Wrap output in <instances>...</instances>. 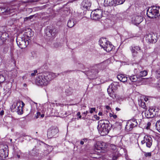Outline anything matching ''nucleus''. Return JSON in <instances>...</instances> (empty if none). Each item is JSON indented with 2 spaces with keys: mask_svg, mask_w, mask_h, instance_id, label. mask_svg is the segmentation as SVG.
Returning <instances> with one entry per match:
<instances>
[{
  "mask_svg": "<svg viewBox=\"0 0 160 160\" xmlns=\"http://www.w3.org/2000/svg\"><path fill=\"white\" fill-rule=\"evenodd\" d=\"M22 107H21V104L20 105V106L19 107H18L17 108V109L15 110H13V112H16L18 113V114H22Z\"/></svg>",
  "mask_w": 160,
  "mask_h": 160,
  "instance_id": "31",
  "label": "nucleus"
},
{
  "mask_svg": "<svg viewBox=\"0 0 160 160\" xmlns=\"http://www.w3.org/2000/svg\"><path fill=\"white\" fill-rule=\"evenodd\" d=\"M33 17V15L30 16L29 17H26L25 18V19H26V20H27L28 19H31V18H32Z\"/></svg>",
  "mask_w": 160,
  "mask_h": 160,
  "instance_id": "46",
  "label": "nucleus"
},
{
  "mask_svg": "<svg viewBox=\"0 0 160 160\" xmlns=\"http://www.w3.org/2000/svg\"><path fill=\"white\" fill-rule=\"evenodd\" d=\"M156 71V75L157 77L160 78V66L158 67Z\"/></svg>",
  "mask_w": 160,
  "mask_h": 160,
  "instance_id": "37",
  "label": "nucleus"
},
{
  "mask_svg": "<svg viewBox=\"0 0 160 160\" xmlns=\"http://www.w3.org/2000/svg\"><path fill=\"white\" fill-rule=\"evenodd\" d=\"M152 109H149L145 111V116L147 118H153L154 116V114L152 112Z\"/></svg>",
  "mask_w": 160,
  "mask_h": 160,
  "instance_id": "19",
  "label": "nucleus"
},
{
  "mask_svg": "<svg viewBox=\"0 0 160 160\" xmlns=\"http://www.w3.org/2000/svg\"><path fill=\"white\" fill-rule=\"evenodd\" d=\"M118 158V156L117 155H115L114 156L112 157L113 160H117Z\"/></svg>",
  "mask_w": 160,
  "mask_h": 160,
  "instance_id": "45",
  "label": "nucleus"
},
{
  "mask_svg": "<svg viewBox=\"0 0 160 160\" xmlns=\"http://www.w3.org/2000/svg\"><path fill=\"white\" fill-rule=\"evenodd\" d=\"M98 124L99 130L102 135L108 134L111 129V125L108 120H100L98 122Z\"/></svg>",
  "mask_w": 160,
  "mask_h": 160,
  "instance_id": "2",
  "label": "nucleus"
},
{
  "mask_svg": "<svg viewBox=\"0 0 160 160\" xmlns=\"http://www.w3.org/2000/svg\"><path fill=\"white\" fill-rule=\"evenodd\" d=\"M144 156L146 157H151L152 156V153L151 152H144Z\"/></svg>",
  "mask_w": 160,
  "mask_h": 160,
  "instance_id": "38",
  "label": "nucleus"
},
{
  "mask_svg": "<svg viewBox=\"0 0 160 160\" xmlns=\"http://www.w3.org/2000/svg\"><path fill=\"white\" fill-rule=\"evenodd\" d=\"M76 23L74 22V20L73 19H72L68 21L67 25L69 28L72 27Z\"/></svg>",
  "mask_w": 160,
  "mask_h": 160,
  "instance_id": "28",
  "label": "nucleus"
},
{
  "mask_svg": "<svg viewBox=\"0 0 160 160\" xmlns=\"http://www.w3.org/2000/svg\"><path fill=\"white\" fill-rule=\"evenodd\" d=\"M80 143L81 145H83L84 143V142L83 141H82L80 142Z\"/></svg>",
  "mask_w": 160,
  "mask_h": 160,
  "instance_id": "58",
  "label": "nucleus"
},
{
  "mask_svg": "<svg viewBox=\"0 0 160 160\" xmlns=\"http://www.w3.org/2000/svg\"><path fill=\"white\" fill-rule=\"evenodd\" d=\"M130 49L132 55L133 57H137L138 52L141 51V48L139 46L134 45H132L130 47Z\"/></svg>",
  "mask_w": 160,
  "mask_h": 160,
  "instance_id": "11",
  "label": "nucleus"
},
{
  "mask_svg": "<svg viewBox=\"0 0 160 160\" xmlns=\"http://www.w3.org/2000/svg\"><path fill=\"white\" fill-rule=\"evenodd\" d=\"M38 72L37 71V70H34L33 72H32L31 74V76L33 77L35 76L36 73H37Z\"/></svg>",
  "mask_w": 160,
  "mask_h": 160,
  "instance_id": "42",
  "label": "nucleus"
},
{
  "mask_svg": "<svg viewBox=\"0 0 160 160\" xmlns=\"http://www.w3.org/2000/svg\"><path fill=\"white\" fill-rule=\"evenodd\" d=\"M147 14L148 17L150 18H154L157 17L151 7L149 8L147 10Z\"/></svg>",
  "mask_w": 160,
  "mask_h": 160,
  "instance_id": "15",
  "label": "nucleus"
},
{
  "mask_svg": "<svg viewBox=\"0 0 160 160\" xmlns=\"http://www.w3.org/2000/svg\"><path fill=\"white\" fill-rule=\"evenodd\" d=\"M106 47L104 50L107 52H109L112 50L113 46L109 42V43H107Z\"/></svg>",
  "mask_w": 160,
  "mask_h": 160,
  "instance_id": "25",
  "label": "nucleus"
},
{
  "mask_svg": "<svg viewBox=\"0 0 160 160\" xmlns=\"http://www.w3.org/2000/svg\"><path fill=\"white\" fill-rule=\"evenodd\" d=\"M32 31L31 29H28L27 30H25L26 32L24 34V35H23L22 36L26 38V37H27V39H28V40H30V38L33 35V33L32 32Z\"/></svg>",
  "mask_w": 160,
  "mask_h": 160,
  "instance_id": "17",
  "label": "nucleus"
},
{
  "mask_svg": "<svg viewBox=\"0 0 160 160\" xmlns=\"http://www.w3.org/2000/svg\"><path fill=\"white\" fill-rule=\"evenodd\" d=\"M102 114V112H99L98 115L99 116H101Z\"/></svg>",
  "mask_w": 160,
  "mask_h": 160,
  "instance_id": "61",
  "label": "nucleus"
},
{
  "mask_svg": "<svg viewBox=\"0 0 160 160\" xmlns=\"http://www.w3.org/2000/svg\"><path fill=\"white\" fill-rule=\"evenodd\" d=\"M98 73L96 70H92L91 71H88L87 72V76H91L92 78H95V76Z\"/></svg>",
  "mask_w": 160,
  "mask_h": 160,
  "instance_id": "22",
  "label": "nucleus"
},
{
  "mask_svg": "<svg viewBox=\"0 0 160 160\" xmlns=\"http://www.w3.org/2000/svg\"><path fill=\"white\" fill-rule=\"evenodd\" d=\"M147 73L148 72L146 71H142L139 73V76L140 77H144L147 74Z\"/></svg>",
  "mask_w": 160,
  "mask_h": 160,
  "instance_id": "36",
  "label": "nucleus"
},
{
  "mask_svg": "<svg viewBox=\"0 0 160 160\" xmlns=\"http://www.w3.org/2000/svg\"><path fill=\"white\" fill-rule=\"evenodd\" d=\"M0 13L2 14V7L0 8Z\"/></svg>",
  "mask_w": 160,
  "mask_h": 160,
  "instance_id": "55",
  "label": "nucleus"
},
{
  "mask_svg": "<svg viewBox=\"0 0 160 160\" xmlns=\"http://www.w3.org/2000/svg\"><path fill=\"white\" fill-rule=\"evenodd\" d=\"M53 45L54 47L55 48H57L59 46L60 44L58 43L57 42V43H54L53 44Z\"/></svg>",
  "mask_w": 160,
  "mask_h": 160,
  "instance_id": "43",
  "label": "nucleus"
},
{
  "mask_svg": "<svg viewBox=\"0 0 160 160\" xmlns=\"http://www.w3.org/2000/svg\"><path fill=\"white\" fill-rule=\"evenodd\" d=\"M117 77L119 80L122 82H125L127 81V77L124 74H120L118 75Z\"/></svg>",
  "mask_w": 160,
  "mask_h": 160,
  "instance_id": "21",
  "label": "nucleus"
},
{
  "mask_svg": "<svg viewBox=\"0 0 160 160\" xmlns=\"http://www.w3.org/2000/svg\"><path fill=\"white\" fill-rule=\"evenodd\" d=\"M55 74L52 72H48L43 75H39L37 78L36 82L38 86H46L50 81L55 77Z\"/></svg>",
  "mask_w": 160,
  "mask_h": 160,
  "instance_id": "1",
  "label": "nucleus"
},
{
  "mask_svg": "<svg viewBox=\"0 0 160 160\" xmlns=\"http://www.w3.org/2000/svg\"><path fill=\"white\" fill-rule=\"evenodd\" d=\"M46 35L49 37H55L58 33L57 29L52 27L48 26L45 30Z\"/></svg>",
  "mask_w": 160,
  "mask_h": 160,
  "instance_id": "6",
  "label": "nucleus"
},
{
  "mask_svg": "<svg viewBox=\"0 0 160 160\" xmlns=\"http://www.w3.org/2000/svg\"><path fill=\"white\" fill-rule=\"evenodd\" d=\"M102 16V11L99 9L96 10L92 12L91 17L92 19L98 20L101 18Z\"/></svg>",
  "mask_w": 160,
  "mask_h": 160,
  "instance_id": "7",
  "label": "nucleus"
},
{
  "mask_svg": "<svg viewBox=\"0 0 160 160\" xmlns=\"http://www.w3.org/2000/svg\"><path fill=\"white\" fill-rule=\"evenodd\" d=\"M114 128L120 130L122 128L121 124L120 122H116L113 125Z\"/></svg>",
  "mask_w": 160,
  "mask_h": 160,
  "instance_id": "29",
  "label": "nucleus"
},
{
  "mask_svg": "<svg viewBox=\"0 0 160 160\" xmlns=\"http://www.w3.org/2000/svg\"><path fill=\"white\" fill-rule=\"evenodd\" d=\"M104 5L106 6H112L115 4V0H105Z\"/></svg>",
  "mask_w": 160,
  "mask_h": 160,
  "instance_id": "24",
  "label": "nucleus"
},
{
  "mask_svg": "<svg viewBox=\"0 0 160 160\" xmlns=\"http://www.w3.org/2000/svg\"><path fill=\"white\" fill-rule=\"evenodd\" d=\"M124 34L126 38H129L133 37V34L128 32H125L124 33Z\"/></svg>",
  "mask_w": 160,
  "mask_h": 160,
  "instance_id": "34",
  "label": "nucleus"
},
{
  "mask_svg": "<svg viewBox=\"0 0 160 160\" xmlns=\"http://www.w3.org/2000/svg\"><path fill=\"white\" fill-rule=\"evenodd\" d=\"M15 11V8L12 6L2 7V14L8 15L14 12Z\"/></svg>",
  "mask_w": 160,
  "mask_h": 160,
  "instance_id": "9",
  "label": "nucleus"
},
{
  "mask_svg": "<svg viewBox=\"0 0 160 160\" xmlns=\"http://www.w3.org/2000/svg\"><path fill=\"white\" fill-rule=\"evenodd\" d=\"M88 113H89L88 111H87L86 112H84L83 113L85 115H86L88 114Z\"/></svg>",
  "mask_w": 160,
  "mask_h": 160,
  "instance_id": "51",
  "label": "nucleus"
},
{
  "mask_svg": "<svg viewBox=\"0 0 160 160\" xmlns=\"http://www.w3.org/2000/svg\"><path fill=\"white\" fill-rule=\"evenodd\" d=\"M9 34L6 32H3L1 36V39L0 40V45H1V42L4 43L6 42L8 38Z\"/></svg>",
  "mask_w": 160,
  "mask_h": 160,
  "instance_id": "16",
  "label": "nucleus"
},
{
  "mask_svg": "<svg viewBox=\"0 0 160 160\" xmlns=\"http://www.w3.org/2000/svg\"><path fill=\"white\" fill-rule=\"evenodd\" d=\"M30 2L29 0H26L25 1H22V3H28Z\"/></svg>",
  "mask_w": 160,
  "mask_h": 160,
  "instance_id": "49",
  "label": "nucleus"
},
{
  "mask_svg": "<svg viewBox=\"0 0 160 160\" xmlns=\"http://www.w3.org/2000/svg\"><path fill=\"white\" fill-rule=\"evenodd\" d=\"M130 80L133 82H135L138 79V78L136 76L133 75L132 76H130L129 77Z\"/></svg>",
  "mask_w": 160,
  "mask_h": 160,
  "instance_id": "35",
  "label": "nucleus"
},
{
  "mask_svg": "<svg viewBox=\"0 0 160 160\" xmlns=\"http://www.w3.org/2000/svg\"><path fill=\"white\" fill-rule=\"evenodd\" d=\"M4 112L3 110H2L1 112H0V115H2L4 114Z\"/></svg>",
  "mask_w": 160,
  "mask_h": 160,
  "instance_id": "54",
  "label": "nucleus"
},
{
  "mask_svg": "<svg viewBox=\"0 0 160 160\" xmlns=\"http://www.w3.org/2000/svg\"><path fill=\"white\" fill-rule=\"evenodd\" d=\"M125 0H115L114 6L122 4L125 2Z\"/></svg>",
  "mask_w": 160,
  "mask_h": 160,
  "instance_id": "32",
  "label": "nucleus"
},
{
  "mask_svg": "<svg viewBox=\"0 0 160 160\" xmlns=\"http://www.w3.org/2000/svg\"><path fill=\"white\" fill-rule=\"evenodd\" d=\"M58 129L57 127L52 126L48 131L47 136L49 138H55L58 136Z\"/></svg>",
  "mask_w": 160,
  "mask_h": 160,
  "instance_id": "5",
  "label": "nucleus"
},
{
  "mask_svg": "<svg viewBox=\"0 0 160 160\" xmlns=\"http://www.w3.org/2000/svg\"><path fill=\"white\" fill-rule=\"evenodd\" d=\"M19 102H21H21L22 103V106H21V107H22H22L24 106V105H25L24 104V102H22V101H19Z\"/></svg>",
  "mask_w": 160,
  "mask_h": 160,
  "instance_id": "53",
  "label": "nucleus"
},
{
  "mask_svg": "<svg viewBox=\"0 0 160 160\" xmlns=\"http://www.w3.org/2000/svg\"><path fill=\"white\" fill-rule=\"evenodd\" d=\"M37 114L38 115V116H39H39H40L41 117V118H43L44 117V114H41V113L40 112H37Z\"/></svg>",
  "mask_w": 160,
  "mask_h": 160,
  "instance_id": "44",
  "label": "nucleus"
},
{
  "mask_svg": "<svg viewBox=\"0 0 160 160\" xmlns=\"http://www.w3.org/2000/svg\"><path fill=\"white\" fill-rule=\"evenodd\" d=\"M128 122H130V125H132L133 128L137 126L138 124L136 119L134 118H132Z\"/></svg>",
  "mask_w": 160,
  "mask_h": 160,
  "instance_id": "26",
  "label": "nucleus"
},
{
  "mask_svg": "<svg viewBox=\"0 0 160 160\" xmlns=\"http://www.w3.org/2000/svg\"><path fill=\"white\" fill-rule=\"evenodd\" d=\"M94 118H95L97 120H99L100 119V117L98 116L97 115H95L94 116Z\"/></svg>",
  "mask_w": 160,
  "mask_h": 160,
  "instance_id": "48",
  "label": "nucleus"
},
{
  "mask_svg": "<svg viewBox=\"0 0 160 160\" xmlns=\"http://www.w3.org/2000/svg\"><path fill=\"white\" fill-rule=\"evenodd\" d=\"M99 42L101 47L103 48L104 49L106 48V46L107 45V43H109V41H107L106 39L104 38L101 39Z\"/></svg>",
  "mask_w": 160,
  "mask_h": 160,
  "instance_id": "18",
  "label": "nucleus"
},
{
  "mask_svg": "<svg viewBox=\"0 0 160 160\" xmlns=\"http://www.w3.org/2000/svg\"><path fill=\"white\" fill-rule=\"evenodd\" d=\"M106 109H108V110H109L110 109V107L108 106H106Z\"/></svg>",
  "mask_w": 160,
  "mask_h": 160,
  "instance_id": "56",
  "label": "nucleus"
},
{
  "mask_svg": "<svg viewBox=\"0 0 160 160\" xmlns=\"http://www.w3.org/2000/svg\"><path fill=\"white\" fill-rule=\"evenodd\" d=\"M80 114V112H78L77 114V116H79V118H81V115Z\"/></svg>",
  "mask_w": 160,
  "mask_h": 160,
  "instance_id": "50",
  "label": "nucleus"
},
{
  "mask_svg": "<svg viewBox=\"0 0 160 160\" xmlns=\"http://www.w3.org/2000/svg\"><path fill=\"white\" fill-rule=\"evenodd\" d=\"M91 5V2L90 1L88 0H84L81 4L82 7L85 10L89 9Z\"/></svg>",
  "mask_w": 160,
  "mask_h": 160,
  "instance_id": "13",
  "label": "nucleus"
},
{
  "mask_svg": "<svg viewBox=\"0 0 160 160\" xmlns=\"http://www.w3.org/2000/svg\"><path fill=\"white\" fill-rule=\"evenodd\" d=\"M8 147L6 145H0V160L4 159L8 156Z\"/></svg>",
  "mask_w": 160,
  "mask_h": 160,
  "instance_id": "4",
  "label": "nucleus"
},
{
  "mask_svg": "<svg viewBox=\"0 0 160 160\" xmlns=\"http://www.w3.org/2000/svg\"><path fill=\"white\" fill-rule=\"evenodd\" d=\"M143 20V18L141 16L136 15L132 18V22L134 24L137 25L142 22Z\"/></svg>",
  "mask_w": 160,
  "mask_h": 160,
  "instance_id": "12",
  "label": "nucleus"
},
{
  "mask_svg": "<svg viewBox=\"0 0 160 160\" xmlns=\"http://www.w3.org/2000/svg\"><path fill=\"white\" fill-rule=\"evenodd\" d=\"M156 86L157 87L160 88V79L156 83Z\"/></svg>",
  "mask_w": 160,
  "mask_h": 160,
  "instance_id": "47",
  "label": "nucleus"
},
{
  "mask_svg": "<svg viewBox=\"0 0 160 160\" xmlns=\"http://www.w3.org/2000/svg\"><path fill=\"white\" fill-rule=\"evenodd\" d=\"M83 141H84V142H86L87 141V138H84V139H83Z\"/></svg>",
  "mask_w": 160,
  "mask_h": 160,
  "instance_id": "59",
  "label": "nucleus"
},
{
  "mask_svg": "<svg viewBox=\"0 0 160 160\" xmlns=\"http://www.w3.org/2000/svg\"><path fill=\"white\" fill-rule=\"evenodd\" d=\"M141 143L143 145L146 144V146L150 148L152 144V139L151 137L148 136H145L143 138V140L142 141Z\"/></svg>",
  "mask_w": 160,
  "mask_h": 160,
  "instance_id": "10",
  "label": "nucleus"
},
{
  "mask_svg": "<svg viewBox=\"0 0 160 160\" xmlns=\"http://www.w3.org/2000/svg\"><path fill=\"white\" fill-rule=\"evenodd\" d=\"M106 147V144L102 142H98L95 145V149L97 150H102Z\"/></svg>",
  "mask_w": 160,
  "mask_h": 160,
  "instance_id": "14",
  "label": "nucleus"
},
{
  "mask_svg": "<svg viewBox=\"0 0 160 160\" xmlns=\"http://www.w3.org/2000/svg\"><path fill=\"white\" fill-rule=\"evenodd\" d=\"M148 126H150L151 125V123L150 122H149L148 123Z\"/></svg>",
  "mask_w": 160,
  "mask_h": 160,
  "instance_id": "63",
  "label": "nucleus"
},
{
  "mask_svg": "<svg viewBox=\"0 0 160 160\" xmlns=\"http://www.w3.org/2000/svg\"><path fill=\"white\" fill-rule=\"evenodd\" d=\"M112 116L114 118H116L117 117V116L116 115H113Z\"/></svg>",
  "mask_w": 160,
  "mask_h": 160,
  "instance_id": "60",
  "label": "nucleus"
},
{
  "mask_svg": "<svg viewBox=\"0 0 160 160\" xmlns=\"http://www.w3.org/2000/svg\"><path fill=\"white\" fill-rule=\"evenodd\" d=\"M21 104V102L17 101L16 102H14L12 105L11 107V111L13 112V110H15L18 107L20 106Z\"/></svg>",
  "mask_w": 160,
  "mask_h": 160,
  "instance_id": "23",
  "label": "nucleus"
},
{
  "mask_svg": "<svg viewBox=\"0 0 160 160\" xmlns=\"http://www.w3.org/2000/svg\"><path fill=\"white\" fill-rule=\"evenodd\" d=\"M156 17L160 16V7L153 6L151 7Z\"/></svg>",
  "mask_w": 160,
  "mask_h": 160,
  "instance_id": "20",
  "label": "nucleus"
},
{
  "mask_svg": "<svg viewBox=\"0 0 160 160\" xmlns=\"http://www.w3.org/2000/svg\"><path fill=\"white\" fill-rule=\"evenodd\" d=\"M90 110L89 112L91 113H92L94 112H95L96 110V108H90Z\"/></svg>",
  "mask_w": 160,
  "mask_h": 160,
  "instance_id": "41",
  "label": "nucleus"
},
{
  "mask_svg": "<svg viewBox=\"0 0 160 160\" xmlns=\"http://www.w3.org/2000/svg\"><path fill=\"white\" fill-rule=\"evenodd\" d=\"M17 156H18V158H20V155H17Z\"/></svg>",
  "mask_w": 160,
  "mask_h": 160,
  "instance_id": "64",
  "label": "nucleus"
},
{
  "mask_svg": "<svg viewBox=\"0 0 160 160\" xmlns=\"http://www.w3.org/2000/svg\"><path fill=\"white\" fill-rule=\"evenodd\" d=\"M155 37V35H148V42L150 43H155L157 42V39H155L154 37Z\"/></svg>",
  "mask_w": 160,
  "mask_h": 160,
  "instance_id": "27",
  "label": "nucleus"
},
{
  "mask_svg": "<svg viewBox=\"0 0 160 160\" xmlns=\"http://www.w3.org/2000/svg\"><path fill=\"white\" fill-rule=\"evenodd\" d=\"M72 71H71V70H70V71H66L65 72H72Z\"/></svg>",
  "mask_w": 160,
  "mask_h": 160,
  "instance_id": "62",
  "label": "nucleus"
},
{
  "mask_svg": "<svg viewBox=\"0 0 160 160\" xmlns=\"http://www.w3.org/2000/svg\"><path fill=\"white\" fill-rule=\"evenodd\" d=\"M26 38L22 35L21 37H18L16 39L17 44L20 48L22 49L25 48L28 44V40H26Z\"/></svg>",
  "mask_w": 160,
  "mask_h": 160,
  "instance_id": "3",
  "label": "nucleus"
},
{
  "mask_svg": "<svg viewBox=\"0 0 160 160\" xmlns=\"http://www.w3.org/2000/svg\"><path fill=\"white\" fill-rule=\"evenodd\" d=\"M0 84L3 82L5 80V78L3 75H0Z\"/></svg>",
  "mask_w": 160,
  "mask_h": 160,
  "instance_id": "39",
  "label": "nucleus"
},
{
  "mask_svg": "<svg viewBox=\"0 0 160 160\" xmlns=\"http://www.w3.org/2000/svg\"><path fill=\"white\" fill-rule=\"evenodd\" d=\"M133 128L132 125H130V122H128L125 127V129L127 132H129L132 130Z\"/></svg>",
  "mask_w": 160,
  "mask_h": 160,
  "instance_id": "30",
  "label": "nucleus"
},
{
  "mask_svg": "<svg viewBox=\"0 0 160 160\" xmlns=\"http://www.w3.org/2000/svg\"><path fill=\"white\" fill-rule=\"evenodd\" d=\"M140 105L141 107L143 108H145L146 107V106L144 102L142 101L141 102Z\"/></svg>",
  "mask_w": 160,
  "mask_h": 160,
  "instance_id": "40",
  "label": "nucleus"
},
{
  "mask_svg": "<svg viewBox=\"0 0 160 160\" xmlns=\"http://www.w3.org/2000/svg\"><path fill=\"white\" fill-rule=\"evenodd\" d=\"M26 136L25 134L23 133L22 134H21L19 135V137H21L22 136L25 137Z\"/></svg>",
  "mask_w": 160,
  "mask_h": 160,
  "instance_id": "52",
  "label": "nucleus"
},
{
  "mask_svg": "<svg viewBox=\"0 0 160 160\" xmlns=\"http://www.w3.org/2000/svg\"><path fill=\"white\" fill-rule=\"evenodd\" d=\"M116 110L117 111H119L120 110V109L117 107L116 108Z\"/></svg>",
  "mask_w": 160,
  "mask_h": 160,
  "instance_id": "57",
  "label": "nucleus"
},
{
  "mask_svg": "<svg viewBox=\"0 0 160 160\" xmlns=\"http://www.w3.org/2000/svg\"><path fill=\"white\" fill-rule=\"evenodd\" d=\"M155 128L156 129L160 132V120L157 122L155 124Z\"/></svg>",
  "mask_w": 160,
  "mask_h": 160,
  "instance_id": "33",
  "label": "nucleus"
},
{
  "mask_svg": "<svg viewBox=\"0 0 160 160\" xmlns=\"http://www.w3.org/2000/svg\"><path fill=\"white\" fill-rule=\"evenodd\" d=\"M117 88L116 83H112L108 87L107 91L109 95L113 98H114L116 97L114 94V90Z\"/></svg>",
  "mask_w": 160,
  "mask_h": 160,
  "instance_id": "8",
  "label": "nucleus"
}]
</instances>
